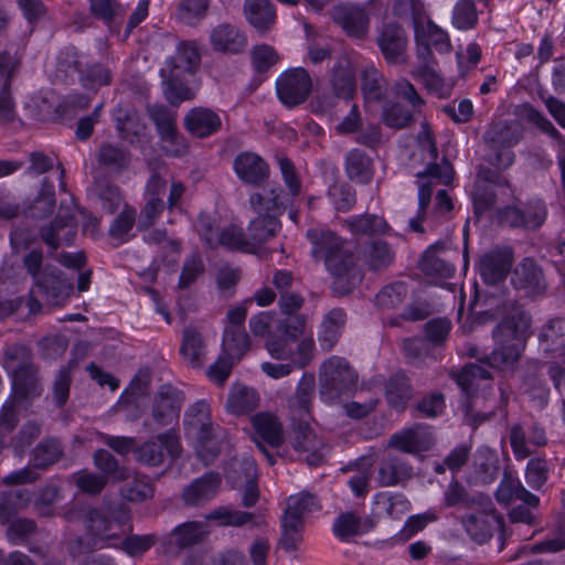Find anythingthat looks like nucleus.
Here are the masks:
<instances>
[{
  "label": "nucleus",
  "instance_id": "c756f323",
  "mask_svg": "<svg viewBox=\"0 0 565 565\" xmlns=\"http://www.w3.org/2000/svg\"><path fill=\"white\" fill-rule=\"evenodd\" d=\"M347 322V315L341 308H333L326 313L319 324L318 343L323 352H330L339 342Z\"/></svg>",
  "mask_w": 565,
  "mask_h": 565
},
{
  "label": "nucleus",
  "instance_id": "5701e85b",
  "mask_svg": "<svg viewBox=\"0 0 565 565\" xmlns=\"http://www.w3.org/2000/svg\"><path fill=\"white\" fill-rule=\"evenodd\" d=\"M317 381L311 372H305L295 392L287 399V408L291 419L311 417L312 404L316 396Z\"/></svg>",
  "mask_w": 565,
  "mask_h": 565
},
{
  "label": "nucleus",
  "instance_id": "6e6d98bb",
  "mask_svg": "<svg viewBox=\"0 0 565 565\" xmlns=\"http://www.w3.org/2000/svg\"><path fill=\"white\" fill-rule=\"evenodd\" d=\"M33 365H35L33 353L28 347L13 344L6 349L3 353V367L10 377Z\"/></svg>",
  "mask_w": 565,
  "mask_h": 565
},
{
  "label": "nucleus",
  "instance_id": "052dcab7",
  "mask_svg": "<svg viewBox=\"0 0 565 565\" xmlns=\"http://www.w3.org/2000/svg\"><path fill=\"white\" fill-rule=\"evenodd\" d=\"M206 535L205 524L196 521L180 524L171 532L173 543L179 548H188L200 544Z\"/></svg>",
  "mask_w": 565,
  "mask_h": 565
},
{
  "label": "nucleus",
  "instance_id": "5fc2aeb1",
  "mask_svg": "<svg viewBox=\"0 0 565 565\" xmlns=\"http://www.w3.org/2000/svg\"><path fill=\"white\" fill-rule=\"evenodd\" d=\"M126 483L121 487V495L130 502H143L151 499L154 493L153 484L147 475L132 472Z\"/></svg>",
  "mask_w": 565,
  "mask_h": 565
},
{
  "label": "nucleus",
  "instance_id": "a211bd4d",
  "mask_svg": "<svg viewBox=\"0 0 565 565\" xmlns=\"http://www.w3.org/2000/svg\"><path fill=\"white\" fill-rule=\"evenodd\" d=\"M375 480L380 487L404 486L413 478V466L405 457L387 452L377 462Z\"/></svg>",
  "mask_w": 565,
  "mask_h": 565
},
{
  "label": "nucleus",
  "instance_id": "dca6fc26",
  "mask_svg": "<svg viewBox=\"0 0 565 565\" xmlns=\"http://www.w3.org/2000/svg\"><path fill=\"white\" fill-rule=\"evenodd\" d=\"M376 44L388 64L406 62L408 38L405 29L395 21L386 22L377 35Z\"/></svg>",
  "mask_w": 565,
  "mask_h": 565
},
{
  "label": "nucleus",
  "instance_id": "e2e57ef3",
  "mask_svg": "<svg viewBox=\"0 0 565 565\" xmlns=\"http://www.w3.org/2000/svg\"><path fill=\"white\" fill-rule=\"evenodd\" d=\"M223 246L230 250L254 254V243L248 239L243 228L230 225L223 228L215 242V247Z\"/></svg>",
  "mask_w": 565,
  "mask_h": 565
},
{
  "label": "nucleus",
  "instance_id": "4d7b16f0",
  "mask_svg": "<svg viewBox=\"0 0 565 565\" xmlns=\"http://www.w3.org/2000/svg\"><path fill=\"white\" fill-rule=\"evenodd\" d=\"M145 242L160 246L161 263L167 267H175L181 252V244L177 239L167 237L166 231L153 230L145 235Z\"/></svg>",
  "mask_w": 565,
  "mask_h": 565
},
{
  "label": "nucleus",
  "instance_id": "6ab92c4d",
  "mask_svg": "<svg viewBox=\"0 0 565 565\" xmlns=\"http://www.w3.org/2000/svg\"><path fill=\"white\" fill-rule=\"evenodd\" d=\"M514 260L510 247H497L484 253L479 260L478 270L487 285H497L504 280Z\"/></svg>",
  "mask_w": 565,
  "mask_h": 565
},
{
  "label": "nucleus",
  "instance_id": "39448f33",
  "mask_svg": "<svg viewBox=\"0 0 565 565\" xmlns=\"http://www.w3.org/2000/svg\"><path fill=\"white\" fill-rule=\"evenodd\" d=\"M523 125L515 119H500L489 125L482 135L487 149L484 160L498 170L509 169L515 161L513 148L522 140Z\"/></svg>",
  "mask_w": 565,
  "mask_h": 565
},
{
  "label": "nucleus",
  "instance_id": "49530a36",
  "mask_svg": "<svg viewBox=\"0 0 565 565\" xmlns=\"http://www.w3.org/2000/svg\"><path fill=\"white\" fill-rule=\"evenodd\" d=\"M495 497L499 502L508 503L516 499L531 508H537L540 503L537 495L531 493L519 479H514L508 473H504V478L497 490Z\"/></svg>",
  "mask_w": 565,
  "mask_h": 565
},
{
  "label": "nucleus",
  "instance_id": "72a5a7b5",
  "mask_svg": "<svg viewBox=\"0 0 565 565\" xmlns=\"http://www.w3.org/2000/svg\"><path fill=\"white\" fill-rule=\"evenodd\" d=\"M244 15L259 35H265L276 22V10L269 0H245Z\"/></svg>",
  "mask_w": 565,
  "mask_h": 565
},
{
  "label": "nucleus",
  "instance_id": "0e129e2a",
  "mask_svg": "<svg viewBox=\"0 0 565 565\" xmlns=\"http://www.w3.org/2000/svg\"><path fill=\"white\" fill-rule=\"evenodd\" d=\"M137 218V210L128 204H125L122 211L111 222L108 235L122 244L130 239V232L132 231Z\"/></svg>",
  "mask_w": 565,
  "mask_h": 565
},
{
  "label": "nucleus",
  "instance_id": "aec40b11",
  "mask_svg": "<svg viewBox=\"0 0 565 565\" xmlns=\"http://www.w3.org/2000/svg\"><path fill=\"white\" fill-rule=\"evenodd\" d=\"M333 21L351 39L362 41L369 34L370 14L362 6H338L333 11Z\"/></svg>",
  "mask_w": 565,
  "mask_h": 565
},
{
  "label": "nucleus",
  "instance_id": "774afa93",
  "mask_svg": "<svg viewBox=\"0 0 565 565\" xmlns=\"http://www.w3.org/2000/svg\"><path fill=\"white\" fill-rule=\"evenodd\" d=\"M181 75L179 72L170 71L169 76L163 81L166 99L172 106H179L195 96L194 92L180 79Z\"/></svg>",
  "mask_w": 565,
  "mask_h": 565
},
{
  "label": "nucleus",
  "instance_id": "423d86ee",
  "mask_svg": "<svg viewBox=\"0 0 565 565\" xmlns=\"http://www.w3.org/2000/svg\"><path fill=\"white\" fill-rule=\"evenodd\" d=\"M181 438L173 428L158 434L134 449L135 460L146 467L172 465L182 455Z\"/></svg>",
  "mask_w": 565,
  "mask_h": 565
},
{
  "label": "nucleus",
  "instance_id": "338daca9",
  "mask_svg": "<svg viewBox=\"0 0 565 565\" xmlns=\"http://www.w3.org/2000/svg\"><path fill=\"white\" fill-rule=\"evenodd\" d=\"M92 193L100 202L104 211L109 214L115 213L122 202L118 185L105 180L96 181L92 188Z\"/></svg>",
  "mask_w": 565,
  "mask_h": 565
},
{
  "label": "nucleus",
  "instance_id": "393cba45",
  "mask_svg": "<svg viewBox=\"0 0 565 565\" xmlns=\"http://www.w3.org/2000/svg\"><path fill=\"white\" fill-rule=\"evenodd\" d=\"M288 195L279 184L269 185L263 193H253L249 196V205L255 214L275 216L279 218L287 209Z\"/></svg>",
  "mask_w": 565,
  "mask_h": 565
},
{
  "label": "nucleus",
  "instance_id": "f3484780",
  "mask_svg": "<svg viewBox=\"0 0 565 565\" xmlns=\"http://www.w3.org/2000/svg\"><path fill=\"white\" fill-rule=\"evenodd\" d=\"M76 231L77 223L73 214H58L39 228V236L52 256L62 245L73 244Z\"/></svg>",
  "mask_w": 565,
  "mask_h": 565
},
{
  "label": "nucleus",
  "instance_id": "412c9836",
  "mask_svg": "<svg viewBox=\"0 0 565 565\" xmlns=\"http://www.w3.org/2000/svg\"><path fill=\"white\" fill-rule=\"evenodd\" d=\"M113 119L122 140L131 146L142 142L146 137L147 125L142 121L137 109L119 104L114 109Z\"/></svg>",
  "mask_w": 565,
  "mask_h": 565
},
{
  "label": "nucleus",
  "instance_id": "1a4fd4ad",
  "mask_svg": "<svg viewBox=\"0 0 565 565\" xmlns=\"http://www.w3.org/2000/svg\"><path fill=\"white\" fill-rule=\"evenodd\" d=\"M328 273L333 277L331 288L334 294L344 296L352 291L362 280V271L354 253L345 244L324 263Z\"/></svg>",
  "mask_w": 565,
  "mask_h": 565
},
{
  "label": "nucleus",
  "instance_id": "4468645a",
  "mask_svg": "<svg viewBox=\"0 0 565 565\" xmlns=\"http://www.w3.org/2000/svg\"><path fill=\"white\" fill-rule=\"evenodd\" d=\"M265 347L271 358L288 361L294 367L305 369L315 358V341L311 337L286 342L276 335H269Z\"/></svg>",
  "mask_w": 565,
  "mask_h": 565
},
{
  "label": "nucleus",
  "instance_id": "4c0bfd02",
  "mask_svg": "<svg viewBox=\"0 0 565 565\" xmlns=\"http://www.w3.org/2000/svg\"><path fill=\"white\" fill-rule=\"evenodd\" d=\"M256 437L266 443L270 448H278L284 443L282 426L274 414L263 412L252 418Z\"/></svg>",
  "mask_w": 565,
  "mask_h": 565
},
{
  "label": "nucleus",
  "instance_id": "864d4df0",
  "mask_svg": "<svg viewBox=\"0 0 565 565\" xmlns=\"http://www.w3.org/2000/svg\"><path fill=\"white\" fill-rule=\"evenodd\" d=\"M413 394L408 377L403 373L391 376L385 385L388 404L397 411H403Z\"/></svg>",
  "mask_w": 565,
  "mask_h": 565
},
{
  "label": "nucleus",
  "instance_id": "ea45409f",
  "mask_svg": "<svg viewBox=\"0 0 565 565\" xmlns=\"http://www.w3.org/2000/svg\"><path fill=\"white\" fill-rule=\"evenodd\" d=\"M64 456V448L57 437H44L31 451L30 462L35 469L46 470Z\"/></svg>",
  "mask_w": 565,
  "mask_h": 565
},
{
  "label": "nucleus",
  "instance_id": "0eeeda50",
  "mask_svg": "<svg viewBox=\"0 0 565 565\" xmlns=\"http://www.w3.org/2000/svg\"><path fill=\"white\" fill-rule=\"evenodd\" d=\"M73 284L56 267L47 265L42 271V277L33 282L28 298L30 315L41 311L42 305L36 298V292L52 306H62L71 296Z\"/></svg>",
  "mask_w": 565,
  "mask_h": 565
},
{
  "label": "nucleus",
  "instance_id": "680f3d73",
  "mask_svg": "<svg viewBox=\"0 0 565 565\" xmlns=\"http://www.w3.org/2000/svg\"><path fill=\"white\" fill-rule=\"evenodd\" d=\"M201 64V55L194 44L182 43L178 46L175 55L170 60V71L180 74H193Z\"/></svg>",
  "mask_w": 565,
  "mask_h": 565
},
{
  "label": "nucleus",
  "instance_id": "bb28decb",
  "mask_svg": "<svg viewBox=\"0 0 565 565\" xmlns=\"http://www.w3.org/2000/svg\"><path fill=\"white\" fill-rule=\"evenodd\" d=\"M539 349L545 356L565 355V319H550L539 331Z\"/></svg>",
  "mask_w": 565,
  "mask_h": 565
},
{
  "label": "nucleus",
  "instance_id": "a19ab883",
  "mask_svg": "<svg viewBox=\"0 0 565 565\" xmlns=\"http://www.w3.org/2000/svg\"><path fill=\"white\" fill-rule=\"evenodd\" d=\"M330 84L335 96L349 99L355 92V75L351 62L339 58L331 68Z\"/></svg>",
  "mask_w": 565,
  "mask_h": 565
},
{
  "label": "nucleus",
  "instance_id": "e433bc0d",
  "mask_svg": "<svg viewBox=\"0 0 565 565\" xmlns=\"http://www.w3.org/2000/svg\"><path fill=\"white\" fill-rule=\"evenodd\" d=\"M344 170L351 181L360 184L371 183L374 177L372 158L358 148L351 149L345 154Z\"/></svg>",
  "mask_w": 565,
  "mask_h": 565
},
{
  "label": "nucleus",
  "instance_id": "ddd939ff",
  "mask_svg": "<svg viewBox=\"0 0 565 565\" xmlns=\"http://www.w3.org/2000/svg\"><path fill=\"white\" fill-rule=\"evenodd\" d=\"M510 282L520 297L535 299L547 290L542 267L530 257L523 258L511 270Z\"/></svg>",
  "mask_w": 565,
  "mask_h": 565
},
{
  "label": "nucleus",
  "instance_id": "c9c22d12",
  "mask_svg": "<svg viewBox=\"0 0 565 565\" xmlns=\"http://www.w3.org/2000/svg\"><path fill=\"white\" fill-rule=\"evenodd\" d=\"M75 68L79 74L82 85L92 90H97L103 86H109L114 79L111 62H96L83 67L81 62L75 63Z\"/></svg>",
  "mask_w": 565,
  "mask_h": 565
},
{
  "label": "nucleus",
  "instance_id": "cd10ccee",
  "mask_svg": "<svg viewBox=\"0 0 565 565\" xmlns=\"http://www.w3.org/2000/svg\"><path fill=\"white\" fill-rule=\"evenodd\" d=\"M221 476L210 471L193 480L182 492L186 505L199 507L212 500L221 487Z\"/></svg>",
  "mask_w": 565,
  "mask_h": 565
},
{
  "label": "nucleus",
  "instance_id": "f704fd0d",
  "mask_svg": "<svg viewBox=\"0 0 565 565\" xmlns=\"http://www.w3.org/2000/svg\"><path fill=\"white\" fill-rule=\"evenodd\" d=\"M543 369L542 361H530L522 377L524 392L540 407H544L547 404L550 396V388L543 377Z\"/></svg>",
  "mask_w": 565,
  "mask_h": 565
},
{
  "label": "nucleus",
  "instance_id": "a878e982",
  "mask_svg": "<svg viewBox=\"0 0 565 565\" xmlns=\"http://www.w3.org/2000/svg\"><path fill=\"white\" fill-rule=\"evenodd\" d=\"M184 127L194 137L207 138L222 128L220 115L207 107H193L184 116Z\"/></svg>",
  "mask_w": 565,
  "mask_h": 565
},
{
  "label": "nucleus",
  "instance_id": "9d476101",
  "mask_svg": "<svg viewBox=\"0 0 565 565\" xmlns=\"http://www.w3.org/2000/svg\"><path fill=\"white\" fill-rule=\"evenodd\" d=\"M147 115L156 127L160 140L168 143L164 151L168 156L180 157L185 153L186 143L177 127V111L166 105L147 106Z\"/></svg>",
  "mask_w": 565,
  "mask_h": 565
},
{
  "label": "nucleus",
  "instance_id": "58836bf2",
  "mask_svg": "<svg viewBox=\"0 0 565 565\" xmlns=\"http://www.w3.org/2000/svg\"><path fill=\"white\" fill-rule=\"evenodd\" d=\"M281 230L279 218L273 216H264L256 214L247 226L248 239L254 243V254H258L260 246L274 238Z\"/></svg>",
  "mask_w": 565,
  "mask_h": 565
},
{
  "label": "nucleus",
  "instance_id": "4be33fe9",
  "mask_svg": "<svg viewBox=\"0 0 565 565\" xmlns=\"http://www.w3.org/2000/svg\"><path fill=\"white\" fill-rule=\"evenodd\" d=\"M419 145L423 150L428 152L433 162H429L426 169L418 172L416 177L420 180H436L437 183L445 185L451 183L455 174L452 164L447 158H443L441 163L436 162L438 149L430 132L426 131L419 137Z\"/></svg>",
  "mask_w": 565,
  "mask_h": 565
},
{
  "label": "nucleus",
  "instance_id": "8fccbe9b",
  "mask_svg": "<svg viewBox=\"0 0 565 565\" xmlns=\"http://www.w3.org/2000/svg\"><path fill=\"white\" fill-rule=\"evenodd\" d=\"M259 403L258 393L244 385H235L228 393L226 408L234 415H243L253 412Z\"/></svg>",
  "mask_w": 565,
  "mask_h": 565
},
{
  "label": "nucleus",
  "instance_id": "2eb2a0df",
  "mask_svg": "<svg viewBox=\"0 0 565 565\" xmlns=\"http://www.w3.org/2000/svg\"><path fill=\"white\" fill-rule=\"evenodd\" d=\"M181 404L180 392L175 387L171 384L161 385L153 399L151 422H146V426L159 429L171 425L179 418Z\"/></svg>",
  "mask_w": 565,
  "mask_h": 565
},
{
  "label": "nucleus",
  "instance_id": "f257e3e1",
  "mask_svg": "<svg viewBox=\"0 0 565 565\" xmlns=\"http://www.w3.org/2000/svg\"><path fill=\"white\" fill-rule=\"evenodd\" d=\"M491 297L504 318L492 332L497 347L479 361L493 369L509 367L520 359L524 334L530 327V317L520 310V303L515 297L505 294L502 296L492 294Z\"/></svg>",
  "mask_w": 565,
  "mask_h": 565
},
{
  "label": "nucleus",
  "instance_id": "c03bdc74",
  "mask_svg": "<svg viewBox=\"0 0 565 565\" xmlns=\"http://www.w3.org/2000/svg\"><path fill=\"white\" fill-rule=\"evenodd\" d=\"M93 463L102 476L107 477L108 482H122L131 477V470L106 449L99 448L94 451Z\"/></svg>",
  "mask_w": 565,
  "mask_h": 565
},
{
  "label": "nucleus",
  "instance_id": "a18cd8bd",
  "mask_svg": "<svg viewBox=\"0 0 565 565\" xmlns=\"http://www.w3.org/2000/svg\"><path fill=\"white\" fill-rule=\"evenodd\" d=\"M444 244L431 245L422 256L419 262L420 270L427 276L450 278L455 274V266L449 260L438 255L444 250Z\"/></svg>",
  "mask_w": 565,
  "mask_h": 565
},
{
  "label": "nucleus",
  "instance_id": "473e14b6",
  "mask_svg": "<svg viewBox=\"0 0 565 565\" xmlns=\"http://www.w3.org/2000/svg\"><path fill=\"white\" fill-rule=\"evenodd\" d=\"M306 236L312 246L311 256L315 260H322L323 264L347 244L342 237L330 230L310 228Z\"/></svg>",
  "mask_w": 565,
  "mask_h": 565
},
{
  "label": "nucleus",
  "instance_id": "c85d7f7f",
  "mask_svg": "<svg viewBox=\"0 0 565 565\" xmlns=\"http://www.w3.org/2000/svg\"><path fill=\"white\" fill-rule=\"evenodd\" d=\"M462 524L469 536L479 544L489 541L495 529L504 524L503 516L494 511L490 513L468 514L462 519Z\"/></svg>",
  "mask_w": 565,
  "mask_h": 565
},
{
  "label": "nucleus",
  "instance_id": "b1692460",
  "mask_svg": "<svg viewBox=\"0 0 565 565\" xmlns=\"http://www.w3.org/2000/svg\"><path fill=\"white\" fill-rule=\"evenodd\" d=\"M238 179L250 185H262L269 178V167L255 152L244 151L236 156L233 162Z\"/></svg>",
  "mask_w": 565,
  "mask_h": 565
},
{
  "label": "nucleus",
  "instance_id": "79ce46f5",
  "mask_svg": "<svg viewBox=\"0 0 565 565\" xmlns=\"http://www.w3.org/2000/svg\"><path fill=\"white\" fill-rule=\"evenodd\" d=\"M431 439L420 430L419 426L404 429L402 433L394 434L388 443L391 448L397 449L403 454H418L429 449Z\"/></svg>",
  "mask_w": 565,
  "mask_h": 565
},
{
  "label": "nucleus",
  "instance_id": "3c124183",
  "mask_svg": "<svg viewBox=\"0 0 565 565\" xmlns=\"http://www.w3.org/2000/svg\"><path fill=\"white\" fill-rule=\"evenodd\" d=\"M373 527L372 521H363L353 512H344L338 515L333 523V534L341 541H348L352 536L361 535Z\"/></svg>",
  "mask_w": 565,
  "mask_h": 565
},
{
  "label": "nucleus",
  "instance_id": "09e8293b",
  "mask_svg": "<svg viewBox=\"0 0 565 565\" xmlns=\"http://www.w3.org/2000/svg\"><path fill=\"white\" fill-rule=\"evenodd\" d=\"M131 160L130 152L118 145L104 142L97 152V162L111 172H121L128 168Z\"/></svg>",
  "mask_w": 565,
  "mask_h": 565
},
{
  "label": "nucleus",
  "instance_id": "69168bd1",
  "mask_svg": "<svg viewBox=\"0 0 565 565\" xmlns=\"http://www.w3.org/2000/svg\"><path fill=\"white\" fill-rule=\"evenodd\" d=\"M361 89L369 102H381L386 93V79L373 66L366 67L361 77Z\"/></svg>",
  "mask_w": 565,
  "mask_h": 565
},
{
  "label": "nucleus",
  "instance_id": "603ef678",
  "mask_svg": "<svg viewBox=\"0 0 565 565\" xmlns=\"http://www.w3.org/2000/svg\"><path fill=\"white\" fill-rule=\"evenodd\" d=\"M452 379L460 387L462 394H475L479 388V382L492 379L491 372L477 363L466 364Z\"/></svg>",
  "mask_w": 565,
  "mask_h": 565
},
{
  "label": "nucleus",
  "instance_id": "de8ad7c7",
  "mask_svg": "<svg viewBox=\"0 0 565 565\" xmlns=\"http://www.w3.org/2000/svg\"><path fill=\"white\" fill-rule=\"evenodd\" d=\"M180 352L188 364L199 369L205 361V344L201 333L194 328L183 330Z\"/></svg>",
  "mask_w": 565,
  "mask_h": 565
},
{
  "label": "nucleus",
  "instance_id": "7ed1b4c3",
  "mask_svg": "<svg viewBox=\"0 0 565 565\" xmlns=\"http://www.w3.org/2000/svg\"><path fill=\"white\" fill-rule=\"evenodd\" d=\"M185 436L194 441L198 456L205 465L212 462L221 452L220 428L211 418V408L206 401L192 404L184 413Z\"/></svg>",
  "mask_w": 565,
  "mask_h": 565
},
{
  "label": "nucleus",
  "instance_id": "9b49d317",
  "mask_svg": "<svg viewBox=\"0 0 565 565\" xmlns=\"http://www.w3.org/2000/svg\"><path fill=\"white\" fill-rule=\"evenodd\" d=\"M546 216V206L539 199L516 205H507L498 211V220L501 225L531 231L540 228Z\"/></svg>",
  "mask_w": 565,
  "mask_h": 565
},
{
  "label": "nucleus",
  "instance_id": "6e6552de",
  "mask_svg": "<svg viewBox=\"0 0 565 565\" xmlns=\"http://www.w3.org/2000/svg\"><path fill=\"white\" fill-rule=\"evenodd\" d=\"M502 170L479 164L477 167L476 178L471 191L473 214L480 218L484 213L492 210L497 203V192L494 188H511L508 178Z\"/></svg>",
  "mask_w": 565,
  "mask_h": 565
},
{
  "label": "nucleus",
  "instance_id": "f03ea898",
  "mask_svg": "<svg viewBox=\"0 0 565 565\" xmlns=\"http://www.w3.org/2000/svg\"><path fill=\"white\" fill-rule=\"evenodd\" d=\"M358 386L359 373L345 358L332 355L320 364L318 392L323 403L333 405L349 398Z\"/></svg>",
  "mask_w": 565,
  "mask_h": 565
},
{
  "label": "nucleus",
  "instance_id": "20e7f679",
  "mask_svg": "<svg viewBox=\"0 0 565 565\" xmlns=\"http://www.w3.org/2000/svg\"><path fill=\"white\" fill-rule=\"evenodd\" d=\"M128 520L129 515L125 511L104 512L89 508L84 516L87 537L79 536L74 542L78 552L88 554L107 547H117L120 533L114 529L116 525L122 527Z\"/></svg>",
  "mask_w": 565,
  "mask_h": 565
},
{
  "label": "nucleus",
  "instance_id": "2f4dec72",
  "mask_svg": "<svg viewBox=\"0 0 565 565\" xmlns=\"http://www.w3.org/2000/svg\"><path fill=\"white\" fill-rule=\"evenodd\" d=\"M213 49L224 54H238L247 46V38L236 26L222 23L215 26L210 35Z\"/></svg>",
  "mask_w": 565,
  "mask_h": 565
},
{
  "label": "nucleus",
  "instance_id": "bf43d9fd",
  "mask_svg": "<svg viewBox=\"0 0 565 565\" xmlns=\"http://www.w3.org/2000/svg\"><path fill=\"white\" fill-rule=\"evenodd\" d=\"M29 502L28 490L12 489L0 492V523H9Z\"/></svg>",
  "mask_w": 565,
  "mask_h": 565
},
{
  "label": "nucleus",
  "instance_id": "f8f14e48",
  "mask_svg": "<svg viewBox=\"0 0 565 565\" xmlns=\"http://www.w3.org/2000/svg\"><path fill=\"white\" fill-rule=\"evenodd\" d=\"M312 90V79L303 67H294L281 73L276 81L279 100L292 108L305 103Z\"/></svg>",
  "mask_w": 565,
  "mask_h": 565
},
{
  "label": "nucleus",
  "instance_id": "37998d69",
  "mask_svg": "<svg viewBox=\"0 0 565 565\" xmlns=\"http://www.w3.org/2000/svg\"><path fill=\"white\" fill-rule=\"evenodd\" d=\"M55 188L54 184L45 177L41 181L38 195L30 205L24 209L28 217L43 220L51 216L55 210Z\"/></svg>",
  "mask_w": 565,
  "mask_h": 565
},
{
  "label": "nucleus",
  "instance_id": "13d9d810",
  "mask_svg": "<svg viewBox=\"0 0 565 565\" xmlns=\"http://www.w3.org/2000/svg\"><path fill=\"white\" fill-rule=\"evenodd\" d=\"M345 222L354 235H381L385 234L390 228L384 217L376 214L365 213L362 215L352 216Z\"/></svg>",
  "mask_w": 565,
  "mask_h": 565
},
{
  "label": "nucleus",
  "instance_id": "7c9ffc66",
  "mask_svg": "<svg viewBox=\"0 0 565 565\" xmlns=\"http://www.w3.org/2000/svg\"><path fill=\"white\" fill-rule=\"evenodd\" d=\"M11 395L18 402H31L43 393L42 376L36 364L11 376Z\"/></svg>",
  "mask_w": 565,
  "mask_h": 565
}]
</instances>
